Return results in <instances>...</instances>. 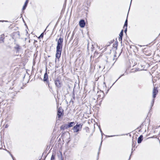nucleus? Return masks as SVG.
I'll use <instances>...</instances> for the list:
<instances>
[{
	"mask_svg": "<svg viewBox=\"0 0 160 160\" xmlns=\"http://www.w3.org/2000/svg\"><path fill=\"white\" fill-rule=\"evenodd\" d=\"M10 155L11 156L12 158H13L14 157L11 154V153H10Z\"/></svg>",
	"mask_w": 160,
	"mask_h": 160,
	"instance_id": "8fccbe9b",
	"label": "nucleus"
},
{
	"mask_svg": "<svg viewBox=\"0 0 160 160\" xmlns=\"http://www.w3.org/2000/svg\"><path fill=\"white\" fill-rule=\"evenodd\" d=\"M24 23V25L26 26L27 28H28V26L26 24V22L25 23Z\"/></svg>",
	"mask_w": 160,
	"mask_h": 160,
	"instance_id": "603ef678",
	"label": "nucleus"
},
{
	"mask_svg": "<svg viewBox=\"0 0 160 160\" xmlns=\"http://www.w3.org/2000/svg\"><path fill=\"white\" fill-rule=\"evenodd\" d=\"M64 114L63 110L61 107H60L57 111V116L58 118L63 116Z\"/></svg>",
	"mask_w": 160,
	"mask_h": 160,
	"instance_id": "20e7f679",
	"label": "nucleus"
},
{
	"mask_svg": "<svg viewBox=\"0 0 160 160\" xmlns=\"http://www.w3.org/2000/svg\"><path fill=\"white\" fill-rule=\"evenodd\" d=\"M60 128L61 130H64L65 129H68L67 123H65L62 125L60 127Z\"/></svg>",
	"mask_w": 160,
	"mask_h": 160,
	"instance_id": "4468645a",
	"label": "nucleus"
},
{
	"mask_svg": "<svg viewBox=\"0 0 160 160\" xmlns=\"http://www.w3.org/2000/svg\"><path fill=\"white\" fill-rule=\"evenodd\" d=\"M68 87L69 88H70V87L69 86V85H68Z\"/></svg>",
	"mask_w": 160,
	"mask_h": 160,
	"instance_id": "680f3d73",
	"label": "nucleus"
},
{
	"mask_svg": "<svg viewBox=\"0 0 160 160\" xmlns=\"http://www.w3.org/2000/svg\"><path fill=\"white\" fill-rule=\"evenodd\" d=\"M36 42H37V41L36 40H34V44Z\"/></svg>",
	"mask_w": 160,
	"mask_h": 160,
	"instance_id": "09e8293b",
	"label": "nucleus"
},
{
	"mask_svg": "<svg viewBox=\"0 0 160 160\" xmlns=\"http://www.w3.org/2000/svg\"><path fill=\"white\" fill-rule=\"evenodd\" d=\"M60 38L58 39L56 47V52L55 55L56 59V58L59 59L60 58L63 47V37H61L62 35L60 34ZM56 60L55 61H56Z\"/></svg>",
	"mask_w": 160,
	"mask_h": 160,
	"instance_id": "f257e3e1",
	"label": "nucleus"
},
{
	"mask_svg": "<svg viewBox=\"0 0 160 160\" xmlns=\"http://www.w3.org/2000/svg\"><path fill=\"white\" fill-rule=\"evenodd\" d=\"M118 46V44L115 43L113 44V47L114 48H115L116 50H117V49Z\"/></svg>",
	"mask_w": 160,
	"mask_h": 160,
	"instance_id": "c85d7f7f",
	"label": "nucleus"
},
{
	"mask_svg": "<svg viewBox=\"0 0 160 160\" xmlns=\"http://www.w3.org/2000/svg\"><path fill=\"white\" fill-rule=\"evenodd\" d=\"M157 138V136L156 135H154L152 137L148 138Z\"/></svg>",
	"mask_w": 160,
	"mask_h": 160,
	"instance_id": "c9c22d12",
	"label": "nucleus"
},
{
	"mask_svg": "<svg viewBox=\"0 0 160 160\" xmlns=\"http://www.w3.org/2000/svg\"><path fill=\"white\" fill-rule=\"evenodd\" d=\"M6 150V151H7L8 152H9V153H10V152H9L8 151V150Z\"/></svg>",
	"mask_w": 160,
	"mask_h": 160,
	"instance_id": "e2e57ef3",
	"label": "nucleus"
},
{
	"mask_svg": "<svg viewBox=\"0 0 160 160\" xmlns=\"http://www.w3.org/2000/svg\"><path fill=\"white\" fill-rule=\"evenodd\" d=\"M140 66L142 68H136L135 71H142V70H143L144 67H143V66L141 65H140Z\"/></svg>",
	"mask_w": 160,
	"mask_h": 160,
	"instance_id": "412c9836",
	"label": "nucleus"
},
{
	"mask_svg": "<svg viewBox=\"0 0 160 160\" xmlns=\"http://www.w3.org/2000/svg\"><path fill=\"white\" fill-rule=\"evenodd\" d=\"M47 68H46V71L44 74V77L43 79V81L44 82L49 81V78L47 73Z\"/></svg>",
	"mask_w": 160,
	"mask_h": 160,
	"instance_id": "39448f33",
	"label": "nucleus"
},
{
	"mask_svg": "<svg viewBox=\"0 0 160 160\" xmlns=\"http://www.w3.org/2000/svg\"><path fill=\"white\" fill-rule=\"evenodd\" d=\"M75 97H72V99H73V100H75Z\"/></svg>",
	"mask_w": 160,
	"mask_h": 160,
	"instance_id": "5fc2aeb1",
	"label": "nucleus"
},
{
	"mask_svg": "<svg viewBox=\"0 0 160 160\" xmlns=\"http://www.w3.org/2000/svg\"><path fill=\"white\" fill-rule=\"evenodd\" d=\"M17 35L19 37H20V32H19L18 31L17 32H14L13 33V36L12 37V38L13 39H14V36H16Z\"/></svg>",
	"mask_w": 160,
	"mask_h": 160,
	"instance_id": "6ab92c4d",
	"label": "nucleus"
},
{
	"mask_svg": "<svg viewBox=\"0 0 160 160\" xmlns=\"http://www.w3.org/2000/svg\"><path fill=\"white\" fill-rule=\"evenodd\" d=\"M14 48L16 50L17 53L21 49V48L19 45L16 44V46L14 47Z\"/></svg>",
	"mask_w": 160,
	"mask_h": 160,
	"instance_id": "1a4fd4ad",
	"label": "nucleus"
},
{
	"mask_svg": "<svg viewBox=\"0 0 160 160\" xmlns=\"http://www.w3.org/2000/svg\"><path fill=\"white\" fill-rule=\"evenodd\" d=\"M55 153L53 152L52 153L50 160H54L55 159Z\"/></svg>",
	"mask_w": 160,
	"mask_h": 160,
	"instance_id": "5701e85b",
	"label": "nucleus"
},
{
	"mask_svg": "<svg viewBox=\"0 0 160 160\" xmlns=\"http://www.w3.org/2000/svg\"><path fill=\"white\" fill-rule=\"evenodd\" d=\"M93 0H90V1H91V2H92L93 1Z\"/></svg>",
	"mask_w": 160,
	"mask_h": 160,
	"instance_id": "338daca9",
	"label": "nucleus"
},
{
	"mask_svg": "<svg viewBox=\"0 0 160 160\" xmlns=\"http://www.w3.org/2000/svg\"><path fill=\"white\" fill-rule=\"evenodd\" d=\"M114 41V39H113V40L111 41L110 42H109L108 43V44L107 45V46L108 47L111 44L113 43Z\"/></svg>",
	"mask_w": 160,
	"mask_h": 160,
	"instance_id": "c756f323",
	"label": "nucleus"
},
{
	"mask_svg": "<svg viewBox=\"0 0 160 160\" xmlns=\"http://www.w3.org/2000/svg\"><path fill=\"white\" fill-rule=\"evenodd\" d=\"M98 54V53L96 51H95L94 53V55L93 56V58H96L97 56V55Z\"/></svg>",
	"mask_w": 160,
	"mask_h": 160,
	"instance_id": "a878e982",
	"label": "nucleus"
},
{
	"mask_svg": "<svg viewBox=\"0 0 160 160\" xmlns=\"http://www.w3.org/2000/svg\"><path fill=\"white\" fill-rule=\"evenodd\" d=\"M91 49H92L91 50L92 51H93V48H91Z\"/></svg>",
	"mask_w": 160,
	"mask_h": 160,
	"instance_id": "69168bd1",
	"label": "nucleus"
},
{
	"mask_svg": "<svg viewBox=\"0 0 160 160\" xmlns=\"http://www.w3.org/2000/svg\"><path fill=\"white\" fill-rule=\"evenodd\" d=\"M44 36V33L42 32L40 35L38 37V38L40 39L43 38Z\"/></svg>",
	"mask_w": 160,
	"mask_h": 160,
	"instance_id": "7c9ffc66",
	"label": "nucleus"
},
{
	"mask_svg": "<svg viewBox=\"0 0 160 160\" xmlns=\"http://www.w3.org/2000/svg\"><path fill=\"white\" fill-rule=\"evenodd\" d=\"M70 102H72V104H73L74 103V100H73V99H71Z\"/></svg>",
	"mask_w": 160,
	"mask_h": 160,
	"instance_id": "c03bdc74",
	"label": "nucleus"
},
{
	"mask_svg": "<svg viewBox=\"0 0 160 160\" xmlns=\"http://www.w3.org/2000/svg\"><path fill=\"white\" fill-rule=\"evenodd\" d=\"M47 155H48V154H47V155H46L45 156H44V160H45V159L46 158V157H47Z\"/></svg>",
	"mask_w": 160,
	"mask_h": 160,
	"instance_id": "3c124183",
	"label": "nucleus"
},
{
	"mask_svg": "<svg viewBox=\"0 0 160 160\" xmlns=\"http://www.w3.org/2000/svg\"><path fill=\"white\" fill-rule=\"evenodd\" d=\"M92 56H91L90 57V60H91V59H92Z\"/></svg>",
	"mask_w": 160,
	"mask_h": 160,
	"instance_id": "13d9d810",
	"label": "nucleus"
},
{
	"mask_svg": "<svg viewBox=\"0 0 160 160\" xmlns=\"http://www.w3.org/2000/svg\"><path fill=\"white\" fill-rule=\"evenodd\" d=\"M133 137H132V148H135L136 144V140H133Z\"/></svg>",
	"mask_w": 160,
	"mask_h": 160,
	"instance_id": "a211bd4d",
	"label": "nucleus"
},
{
	"mask_svg": "<svg viewBox=\"0 0 160 160\" xmlns=\"http://www.w3.org/2000/svg\"><path fill=\"white\" fill-rule=\"evenodd\" d=\"M154 102H155V99L154 98H153V99L152 100V102H151V108L150 110L149 111V112H150V110L151 109L152 107H153V106Z\"/></svg>",
	"mask_w": 160,
	"mask_h": 160,
	"instance_id": "393cba45",
	"label": "nucleus"
},
{
	"mask_svg": "<svg viewBox=\"0 0 160 160\" xmlns=\"http://www.w3.org/2000/svg\"><path fill=\"white\" fill-rule=\"evenodd\" d=\"M102 140L101 141V143H100L99 147L98 149V152L97 153V160H98V158H99V154H100V151L101 150V147L102 145Z\"/></svg>",
	"mask_w": 160,
	"mask_h": 160,
	"instance_id": "9b49d317",
	"label": "nucleus"
},
{
	"mask_svg": "<svg viewBox=\"0 0 160 160\" xmlns=\"http://www.w3.org/2000/svg\"><path fill=\"white\" fill-rule=\"evenodd\" d=\"M131 155H132V154H131L129 157V159H128V160H130V159H131Z\"/></svg>",
	"mask_w": 160,
	"mask_h": 160,
	"instance_id": "a18cd8bd",
	"label": "nucleus"
},
{
	"mask_svg": "<svg viewBox=\"0 0 160 160\" xmlns=\"http://www.w3.org/2000/svg\"><path fill=\"white\" fill-rule=\"evenodd\" d=\"M145 54H146V55H148V56H150V55H151V53H148V54H146V52Z\"/></svg>",
	"mask_w": 160,
	"mask_h": 160,
	"instance_id": "49530a36",
	"label": "nucleus"
},
{
	"mask_svg": "<svg viewBox=\"0 0 160 160\" xmlns=\"http://www.w3.org/2000/svg\"><path fill=\"white\" fill-rule=\"evenodd\" d=\"M123 36H119V41L121 42V43H122V38Z\"/></svg>",
	"mask_w": 160,
	"mask_h": 160,
	"instance_id": "2f4dec72",
	"label": "nucleus"
},
{
	"mask_svg": "<svg viewBox=\"0 0 160 160\" xmlns=\"http://www.w3.org/2000/svg\"><path fill=\"white\" fill-rule=\"evenodd\" d=\"M79 25L81 28H83L85 26V22L83 19L80 20L79 22Z\"/></svg>",
	"mask_w": 160,
	"mask_h": 160,
	"instance_id": "0eeeda50",
	"label": "nucleus"
},
{
	"mask_svg": "<svg viewBox=\"0 0 160 160\" xmlns=\"http://www.w3.org/2000/svg\"><path fill=\"white\" fill-rule=\"evenodd\" d=\"M143 139V136L142 135H141L138 138V139L137 142L138 144H140L141 143Z\"/></svg>",
	"mask_w": 160,
	"mask_h": 160,
	"instance_id": "9d476101",
	"label": "nucleus"
},
{
	"mask_svg": "<svg viewBox=\"0 0 160 160\" xmlns=\"http://www.w3.org/2000/svg\"><path fill=\"white\" fill-rule=\"evenodd\" d=\"M123 30H122L119 34V36H123Z\"/></svg>",
	"mask_w": 160,
	"mask_h": 160,
	"instance_id": "473e14b6",
	"label": "nucleus"
},
{
	"mask_svg": "<svg viewBox=\"0 0 160 160\" xmlns=\"http://www.w3.org/2000/svg\"><path fill=\"white\" fill-rule=\"evenodd\" d=\"M60 154L58 155V158L60 159V160H63V158H62V153L61 152H60Z\"/></svg>",
	"mask_w": 160,
	"mask_h": 160,
	"instance_id": "4be33fe9",
	"label": "nucleus"
},
{
	"mask_svg": "<svg viewBox=\"0 0 160 160\" xmlns=\"http://www.w3.org/2000/svg\"><path fill=\"white\" fill-rule=\"evenodd\" d=\"M124 75V74H122L121 75L120 77L118 78L116 81L112 84V86L108 89L107 90L106 93V94H107V93H108V92L109 91V90L112 87L114 84V83L118 80L120 78H121Z\"/></svg>",
	"mask_w": 160,
	"mask_h": 160,
	"instance_id": "ddd939ff",
	"label": "nucleus"
},
{
	"mask_svg": "<svg viewBox=\"0 0 160 160\" xmlns=\"http://www.w3.org/2000/svg\"><path fill=\"white\" fill-rule=\"evenodd\" d=\"M116 41L115 42V43L118 44V42L117 41V38L116 39Z\"/></svg>",
	"mask_w": 160,
	"mask_h": 160,
	"instance_id": "de8ad7c7",
	"label": "nucleus"
},
{
	"mask_svg": "<svg viewBox=\"0 0 160 160\" xmlns=\"http://www.w3.org/2000/svg\"><path fill=\"white\" fill-rule=\"evenodd\" d=\"M73 35H72V37H71V38H73Z\"/></svg>",
	"mask_w": 160,
	"mask_h": 160,
	"instance_id": "774afa93",
	"label": "nucleus"
},
{
	"mask_svg": "<svg viewBox=\"0 0 160 160\" xmlns=\"http://www.w3.org/2000/svg\"><path fill=\"white\" fill-rule=\"evenodd\" d=\"M13 160H16L15 158L14 157L13 158H12Z\"/></svg>",
	"mask_w": 160,
	"mask_h": 160,
	"instance_id": "6e6d98bb",
	"label": "nucleus"
},
{
	"mask_svg": "<svg viewBox=\"0 0 160 160\" xmlns=\"http://www.w3.org/2000/svg\"><path fill=\"white\" fill-rule=\"evenodd\" d=\"M122 51H123V48H122V49L121 50V52L119 54V56L121 55V54L122 53Z\"/></svg>",
	"mask_w": 160,
	"mask_h": 160,
	"instance_id": "a19ab883",
	"label": "nucleus"
},
{
	"mask_svg": "<svg viewBox=\"0 0 160 160\" xmlns=\"http://www.w3.org/2000/svg\"><path fill=\"white\" fill-rule=\"evenodd\" d=\"M83 124L82 123L78 124V123L75 125H74L72 129L73 130V132H77L80 131L82 128Z\"/></svg>",
	"mask_w": 160,
	"mask_h": 160,
	"instance_id": "f03ea898",
	"label": "nucleus"
},
{
	"mask_svg": "<svg viewBox=\"0 0 160 160\" xmlns=\"http://www.w3.org/2000/svg\"><path fill=\"white\" fill-rule=\"evenodd\" d=\"M72 97H75V92H74V90H73V91L72 92Z\"/></svg>",
	"mask_w": 160,
	"mask_h": 160,
	"instance_id": "f704fd0d",
	"label": "nucleus"
},
{
	"mask_svg": "<svg viewBox=\"0 0 160 160\" xmlns=\"http://www.w3.org/2000/svg\"><path fill=\"white\" fill-rule=\"evenodd\" d=\"M68 123L69 124L70 128L73 127L75 124V123L74 122H68Z\"/></svg>",
	"mask_w": 160,
	"mask_h": 160,
	"instance_id": "aec40b11",
	"label": "nucleus"
},
{
	"mask_svg": "<svg viewBox=\"0 0 160 160\" xmlns=\"http://www.w3.org/2000/svg\"><path fill=\"white\" fill-rule=\"evenodd\" d=\"M105 135L106 137H114V136H119V135L107 136V135Z\"/></svg>",
	"mask_w": 160,
	"mask_h": 160,
	"instance_id": "72a5a7b5",
	"label": "nucleus"
},
{
	"mask_svg": "<svg viewBox=\"0 0 160 160\" xmlns=\"http://www.w3.org/2000/svg\"><path fill=\"white\" fill-rule=\"evenodd\" d=\"M66 102L67 104H68V102L67 101V100H66Z\"/></svg>",
	"mask_w": 160,
	"mask_h": 160,
	"instance_id": "4d7b16f0",
	"label": "nucleus"
},
{
	"mask_svg": "<svg viewBox=\"0 0 160 160\" xmlns=\"http://www.w3.org/2000/svg\"><path fill=\"white\" fill-rule=\"evenodd\" d=\"M17 94V93L16 92H12L11 93H10V96L12 97V98H14L13 97L14 96H15Z\"/></svg>",
	"mask_w": 160,
	"mask_h": 160,
	"instance_id": "b1692460",
	"label": "nucleus"
},
{
	"mask_svg": "<svg viewBox=\"0 0 160 160\" xmlns=\"http://www.w3.org/2000/svg\"><path fill=\"white\" fill-rule=\"evenodd\" d=\"M46 85H48V88L50 89H52V86L51 85L50 83L49 82V81H47L44 82Z\"/></svg>",
	"mask_w": 160,
	"mask_h": 160,
	"instance_id": "f3484780",
	"label": "nucleus"
},
{
	"mask_svg": "<svg viewBox=\"0 0 160 160\" xmlns=\"http://www.w3.org/2000/svg\"><path fill=\"white\" fill-rule=\"evenodd\" d=\"M124 28L125 29L124 32L125 33H126V34H127V27H126V28L125 27V28Z\"/></svg>",
	"mask_w": 160,
	"mask_h": 160,
	"instance_id": "e433bc0d",
	"label": "nucleus"
},
{
	"mask_svg": "<svg viewBox=\"0 0 160 160\" xmlns=\"http://www.w3.org/2000/svg\"><path fill=\"white\" fill-rule=\"evenodd\" d=\"M54 83L55 86L58 88H60L62 86V82L59 78H56L54 80Z\"/></svg>",
	"mask_w": 160,
	"mask_h": 160,
	"instance_id": "7ed1b4c3",
	"label": "nucleus"
},
{
	"mask_svg": "<svg viewBox=\"0 0 160 160\" xmlns=\"http://www.w3.org/2000/svg\"><path fill=\"white\" fill-rule=\"evenodd\" d=\"M144 122H143L140 125V126H139L137 128V129H142L144 125Z\"/></svg>",
	"mask_w": 160,
	"mask_h": 160,
	"instance_id": "cd10ccee",
	"label": "nucleus"
},
{
	"mask_svg": "<svg viewBox=\"0 0 160 160\" xmlns=\"http://www.w3.org/2000/svg\"><path fill=\"white\" fill-rule=\"evenodd\" d=\"M158 90L157 89V88L156 87H154L153 90V92H152V97L153 98H155L156 97L157 95L158 94Z\"/></svg>",
	"mask_w": 160,
	"mask_h": 160,
	"instance_id": "423d86ee",
	"label": "nucleus"
},
{
	"mask_svg": "<svg viewBox=\"0 0 160 160\" xmlns=\"http://www.w3.org/2000/svg\"><path fill=\"white\" fill-rule=\"evenodd\" d=\"M8 125H7H7L5 126V128H7L8 127Z\"/></svg>",
	"mask_w": 160,
	"mask_h": 160,
	"instance_id": "864d4df0",
	"label": "nucleus"
},
{
	"mask_svg": "<svg viewBox=\"0 0 160 160\" xmlns=\"http://www.w3.org/2000/svg\"><path fill=\"white\" fill-rule=\"evenodd\" d=\"M138 87L139 88H141L142 87V84L141 83H139L137 85Z\"/></svg>",
	"mask_w": 160,
	"mask_h": 160,
	"instance_id": "bb28decb",
	"label": "nucleus"
},
{
	"mask_svg": "<svg viewBox=\"0 0 160 160\" xmlns=\"http://www.w3.org/2000/svg\"><path fill=\"white\" fill-rule=\"evenodd\" d=\"M71 140L70 139V138H69L68 139V141L67 142V144L68 145V144L69 142H70Z\"/></svg>",
	"mask_w": 160,
	"mask_h": 160,
	"instance_id": "4c0bfd02",
	"label": "nucleus"
},
{
	"mask_svg": "<svg viewBox=\"0 0 160 160\" xmlns=\"http://www.w3.org/2000/svg\"><path fill=\"white\" fill-rule=\"evenodd\" d=\"M4 34H2L0 36V43H3L4 42Z\"/></svg>",
	"mask_w": 160,
	"mask_h": 160,
	"instance_id": "f8f14e48",
	"label": "nucleus"
},
{
	"mask_svg": "<svg viewBox=\"0 0 160 160\" xmlns=\"http://www.w3.org/2000/svg\"><path fill=\"white\" fill-rule=\"evenodd\" d=\"M67 128H70V127L69 126V124H68V123H67Z\"/></svg>",
	"mask_w": 160,
	"mask_h": 160,
	"instance_id": "79ce46f5",
	"label": "nucleus"
},
{
	"mask_svg": "<svg viewBox=\"0 0 160 160\" xmlns=\"http://www.w3.org/2000/svg\"><path fill=\"white\" fill-rule=\"evenodd\" d=\"M102 94L103 95V97L102 98H103L105 96V94H104V92L103 91H102Z\"/></svg>",
	"mask_w": 160,
	"mask_h": 160,
	"instance_id": "58836bf2",
	"label": "nucleus"
},
{
	"mask_svg": "<svg viewBox=\"0 0 160 160\" xmlns=\"http://www.w3.org/2000/svg\"><path fill=\"white\" fill-rule=\"evenodd\" d=\"M26 31H27V32H26L27 34H28V32L27 30H26Z\"/></svg>",
	"mask_w": 160,
	"mask_h": 160,
	"instance_id": "052dcab7",
	"label": "nucleus"
},
{
	"mask_svg": "<svg viewBox=\"0 0 160 160\" xmlns=\"http://www.w3.org/2000/svg\"><path fill=\"white\" fill-rule=\"evenodd\" d=\"M98 97H100V96H101V95H99V94H98Z\"/></svg>",
	"mask_w": 160,
	"mask_h": 160,
	"instance_id": "bf43d9fd",
	"label": "nucleus"
},
{
	"mask_svg": "<svg viewBox=\"0 0 160 160\" xmlns=\"http://www.w3.org/2000/svg\"><path fill=\"white\" fill-rule=\"evenodd\" d=\"M58 39H57H57H56V41H57V42H58Z\"/></svg>",
	"mask_w": 160,
	"mask_h": 160,
	"instance_id": "0e129e2a",
	"label": "nucleus"
},
{
	"mask_svg": "<svg viewBox=\"0 0 160 160\" xmlns=\"http://www.w3.org/2000/svg\"><path fill=\"white\" fill-rule=\"evenodd\" d=\"M21 17L22 18V19L23 22H24V23H25V22L24 19H23V18L22 17V14H21Z\"/></svg>",
	"mask_w": 160,
	"mask_h": 160,
	"instance_id": "37998d69",
	"label": "nucleus"
},
{
	"mask_svg": "<svg viewBox=\"0 0 160 160\" xmlns=\"http://www.w3.org/2000/svg\"><path fill=\"white\" fill-rule=\"evenodd\" d=\"M28 3V0H26L22 8V10H24L26 9Z\"/></svg>",
	"mask_w": 160,
	"mask_h": 160,
	"instance_id": "dca6fc26",
	"label": "nucleus"
},
{
	"mask_svg": "<svg viewBox=\"0 0 160 160\" xmlns=\"http://www.w3.org/2000/svg\"><path fill=\"white\" fill-rule=\"evenodd\" d=\"M97 125H98V128L100 130V132L101 133V135H102V137H101V141L102 140V138H103V135H105L104 133H103L102 130V129H101V127H100V125H98V123H97Z\"/></svg>",
	"mask_w": 160,
	"mask_h": 160,
	"instance_id": "2eb2a0df",
	"label": "nucleus"
},
{
	"mask_svg": "<svg viewBox=\"0 0 160 160\" xmlns=\"http://www.w3.org/2000/svg\"><path fill=\"white\" fill-rule=\"evenodd\" d=\"M133 148H132V151H131V154H132V153L133 152V151H134L135 150V149H134V150H133Z\"/></svg>",
	"mask_w": 160,
	"mask_h": 160,
	"instance_id": "ea45409f",
	"label": "nucleus"
},
{
	"mask_svg": "<svg viewBox=\"0 0 160 160\" xmlns=\"http://www.w3.org/2000/svg\"><path fill=\"white\" fill-rule=\"evenodd\" d=\"M131 2H132V0H131V1L130 5V6H129V10H128V13L127 18H126V20L125 21V23H124V26L123 27V28H125V27H127V26H128V13H129V10H130V6H131Z\"/></svg>",
	"mask_w": 160,
	"mask_h": 160,
	"instance_id": "6e6552de",
	"label": "nucleus"
}]
</instances>
